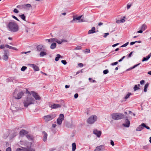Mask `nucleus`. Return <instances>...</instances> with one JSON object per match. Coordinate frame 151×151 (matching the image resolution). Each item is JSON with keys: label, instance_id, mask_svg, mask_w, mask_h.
<instances>
[{"label": "nucleus", "instance_id": "obj_51", "mask_svg": "<svg viewBox=\"0 0 151 151\" xmlns=\"http://www.w3.org/2000/svg\"><path fill=\"white\" fill-rule=\"evenodd\" d=\"M145 83V81L144 80H142L140 81V84L141 85H143V84H144Z\"/></svg>", "mask_w": 151, "mask_h": 151}, {"label": "nucleus", "instance_id": "obj_30", "mask_svg": "<svg viewBox=\"0 0 151 151\" xmlns=\"http://www.w3.org/2000/svg\"><path fill=\"white\" fill-rule=\"evenodd\" d=\"M19 16L21 17L22 20L24 21H26V17L24 14H22L21 15H20Z\"/></svg>", "mask_w": 151, "mask_h": 151}, {"label": "nucleus", "instance_id": "obj_34", "mask_svg": "<svg viewBox=\"0 0 151 151\" xmlns=\"http://www.w3.org/2000/svg\"><path fill=\"white\" fill-rule=\"evenodd\" d=\"M146 26L145 24H143L141 27V29L144 31L146 29Z\"/></svg>", "mask_w": 151, "mask_h": 151}, {"label": "nucleus", "instance_id": "obj_43", "mask_svg": "<svg viewBox=\"0 0 151 151\" xmlns=\"http://www.w3.org/2000/svg\"><path fill=\"white\" fill-rule=\"evenodd\" d=\"M109 71L108 70L106 69L103 71V73L104 74H106L109 73Z\"/></svg>", "mask_w": 151, "mask_h": 151}, {"label": "nucleus", "instance_id": "obj_50", "mask_svg": "<svg viewBox=\"0 0 151 151\" xmlns=\"http://www.w3.org/2000/svg\"><path fill=\"white\" fill-rule=\"evenodd\" d=\"M13 12L16 13H19V11L16 9H15L14 10Z\"/></svg>", "mask_w": 151, "mask_h": 151}, {"label": "nucleus", "instance_id": "obj_64", "mask_svg": "<svg viewBox=\"0 0 151 151\" xmlns=\"http://www.w3.org/2000/svg\"><path fill=\"white\" fill-rule=\"evenodd\" d=\"M119 44V43H116V44H114L113 45H112V46L113 47H114L116 46H117V45H118Z\"/></svg>", "mask_w": 151, "mask_h": 151}, {"label": "nucleus", "instance_id": "obj_19", "mask_svg": "<svg viewBox=\"0 0 151 151\" xmlns=\"http://www.w3.org/2000/svg\"><path fill=\"white\" fill-rule=\"evenodd\" d=\"M126 17L124 16L123 19H122L120 20H118L116 21V23H124L125 21Z\"/></svg>", "mask_w": 151, "mask_h": 151}, {"label": "nucleus", "instance_id": "obj_7", "mask_svg": "<svg viewBox=\"0 0 151 151\" xmlns=\"http://www.w3.org/2000/svg\"><path fill=\"white\" fill-rule=\"evenodd\" d=\"M31 93L33 97L36 100H40L41 99V98L38 94V93L34 91H31Z\"/></svg>", "mask_w": 151, "mask_h": 151}, {"label": "nucleus", "instance_id": "obj_55", "mask_svg": "<svg viewBox=\"0 0 151 151\" xmlns=\"http://www.w3.org/2000/svg\"><path fill=\"white\" fill-rule=\"evenodd\" d=\"M78 65L79 67H82L83 66V64L82 63H79L78 64Z\"/></svg>", "mask_w": 151, "mask_h": 151}, {"label": "nucleus", "instance_id": "obj_56", "mask_svg": "<svg viewBox=\"0 0 151 151\" xmlns=\"http://www.w3.org/2000/svg\"><path fill=\"white\" fill-rule=\"evenodd\" d=\"M86 51L85 52H87V53H89L90 52V51L89 49H86Z\"/></svg>", "mask_w": 151, "mask_h": 151}, {"label": "nucleus", "instance_id": "obj_6", "mask_svg": "<svg viewBox=\"0 0 151 151\" xmlns=\"http://www.w3.org/2000/svg\"><path fill=\"white\" fill-rule=\"evenodd\" d=\"M56 116V114H52L47 115L43 117V118L45 121L48 122L51 121Z\"/></svg>", "mask_w": 151, "mask_h": 151}, {"label": "nucleus", "instance_id": "obj_8", "mask_svg": "<svg viewBox=\"0 0 151 151\" xmlns=\"http://www.w3.org/2000/svg\"><path fill=\"white\" fill-rule=\"evenodd\" d=\"M64 116L63 114H60L59 117L57 119V122L58 124L60 125L61 124L63 121L64 120Z\"/></svg>", "mask_w": 151, "mask_h": 151}, {"label": "nucleus", "instance_id": "obj_47", "mask_svg": "<svg viewBox=\"0 0 151 151\" xmlns=\"http://www.w3.org/2000/svg\"><path fill=\"white\" fill-rule=\"evenodd\" d=\"M12 17L13 18L15 19L16 20H17L18 21H20L18 19V18L16 17L15 16H14V15H12Z\"/></svg>", "mask_w": 151, "mask_h": 151}, {"label": "nucleus", "instance_id": "obj_9", "mask_svg": "<svg viewBox=\"0 0 151 151\" xmlns=\"http://www.w3.org/2000/svg\"><path fill=\"white\" fill-rule=\"evenodd\" d=\"M4 54L3 56V59L4 60L6 61L8 59V55L9 54V52L8 50H4Z\"/></svg>", "mask_w": 151, "mask_h": 151}, {"label": "nucleus", "instance_id": "obj_11", "mask_svg": "<svg viewBox=\"0 0 151 151\" xmlns=\"http://www.w3.org/2000/svg\"><path fill=\"white\" fill-rule=\"evenodd\" d=\"M125 118L126 119L125 121V123L123 124L122 125L125 127H128L129 126L130 122L127 119L128 116H126Z\"/></svg>", "mask_w": 151, "mask_h": 151}, {"label": "nucleus", "instance_id": "obj_46", "mask_svg": "<svg viewBox=\"0 0 151 151\" xmlns=\"http://www.w3.org/2000/svg\"><path fill=\"white\" fill-rule=\"evenodd\" d=\"M5 45H0V49H4L5 48Z\"/></svg>", "mask_w": 151, "mask_h": 151}, {"label": "nucleus", "instance_id": "obj_48", "mask_svg": "<svg viewBox=\"0 0 151 151\" xmlns=\"http://www.w3.org/2000/svg\"><path fill=\"white\" fill-rule=\"evenodd\" d=\"M61 62L64 65H65L67 64V62L65 60H62Z\"/></svg>", "mask_w": 151, "mask_h": 151}, {"label": "nucleus", "instance_id": "obj_33", "mask_svg": "<svg viewBox=\"0 0 151 151\" xmlns=\"http://www.w3.org/2000/svg\"><path fill=\"white\" fill-rule=\"evenodd\" d=\"M62 56L59 54L57 55V57L55 58V60L56 61H58L59 58Z\"/></svg>", "mask_w": 151, "mask_h": 151}, {"label": "nucleus", "instance_id": "obj_53", "mask_svg": "<svg viewBox=\"0 0 151 151\" xmlns=\"http://www.w3.org/2000/svg\"><path fill=\"white\" fill-rule=\"evenodd\" d=\"M133 53V52H131L128 55V58H130L131 57V55Z\"/></svg>", "mask_w": 151, "mask_h": 151}, {"label": "nucleus", "instance_id": "obj_44", "mask_svg": "<svg viewBox=\"0 0 151 151\" xmlns=\"http://www.w3.org/2000/svg\"><path fill=\"white\" fill-rule=\"evenodd\" d=\"M5 47L7 48H8L9 49H12V46H10L8 45H5Z\"/></svg>", "mask_w": 151, "mask_h": 151}, {"label": "nucleus", "instance_id": "obj_21", "mask_svg": "<svg viewBox=\"0 0 151 151\" xmlns=\"http://www.w3.org/2000/svg\"><path fill=\"white\" fill-rule=\"evenodd\" d=\"M95 27H93L91 29L88 31V34H93L95 32Z\"/></svg>", "mask_w": 151, "mask_h": 151}, {"label": "nucleus", "instance_id": "obj_3", "mask_svg": "<svg viewBox=\"0 0 151 151\" xmlns=\"http://www.w3.org/2000/svg\"><path fill=\"white\" fill-rule=\"evenodd\" d=\"M24 93V92L22 91L18 92V91L16 89L13 93V96L15 99H19L22 98Z\"/></svg>", "mask_w": 151, "mask_h": 151}, {"label": "nucleus", "instance_id": "obj_41", "mask_svg": "<svg viewBox=\"0 0 151 151\" xmlns=\"http://www.w3.org/2000/svg\"><path fill=\"white\" fill-rule=\"evenodd\" d=\"M82 47L80 46H77L75 49V50H79L81 49Z\"/></svg>", "mask_w": 151, "mask_h": 151}, {"label": "nucleus", "instance_id": "obj_13", "mask_svg": "<svg viewBox=\"0 0 151 151\" xmlns=\"http://www.w3.org/2000/svg\"><path fill=\"white\" fill-rule=\"evenodd\" d=\"M94 134L96 135L98 137H99L101 134V132L100 131H98L97 129H94L93 131Z\"/></svg>", "mask_w": 151, "mask_h": 151}, {"label": "nucleus", "instance_id": "obj_20", "mask_svg": "<svg viewBox=\"0 0 151 151\" xmlns=\"http://www.w3.org/2000/svg\"><path fill=\"white\" fill-rule=\"evenodd\" d=\"M28 133V132L26 130L22 129L20 132L19 134L20 135L22 136L24 135L25 134H27Z\"/></svg>", "mask_w": 151, "mask_h": 151}, {"label": "nucleus", "instance_id": "obj_26", "mask_svg": "<svg viewBox=\"0 0 151 151\" xmlns=\"http://www.w3.org/2000/svg\"><path fill=\"white\" fill-rule=\"evenodd\" d=\"M72 151H75L76 148V146L75 143H73L72 144Z\"/></svg>", "mask_w": 151, "mask_h": 151}, {"label": "nucleus", "instance_id": "obj_29", "mask_svg": "<svg viewBox=\"0 0 151 151\" xmlns=\"http://www.w3.org/2000/svg\"><path fill=\"white\" fill-rule=\"evenodd\" d=\"M149 83H147L145 86H144V91L145 92H146L147 91V89L148 87V86H149Z\"/></svg>", "mask_w": 151, "mask_h": 151}, {"label": "nucleus", "instance_id": "obj_54", "mask_svg": "<svg viewBox=\"0 0 151 151\" xmlns=\"http://www.w3.org/2000/svg\"><path fill=\"white\" fill-rule=\"evenodd\" d=\"M109 34L108 33H106L104 34V37H106L108 35H109Z\"/></svg>", "mask_w": 151, "mask_h": 151}, {"label": "nucleus", "instance_id": "obj_16", "mask_svg": "<svg viewBox=\"0 0 151 151\" xmlns=\"http://www.w3.org/2000/svg\"><path fill=\"white\" fill-rule=\"evenodd\" d=\"M50 107L53 109H56L57 108L60 107L61 105L58 104H53L51 105V106H50Z\"/></svg>", "mask_w": 151, "mask_h": 151}, {"label": "nucleus", "instance_id": "obj_42", "mask_svg": "<svg viewBox=\"0 0 151 151\" xmlns=\"http://www.w3.org/2000/svg\"><path fill=\"white\" fill-rule=\"evenodd\" d=\"M128 44H129V42H126V43H125V44H124V45H122V46H121L120 47H126V46H127L128 45Z\"/></svg>", "mask_w": 151, "mask_h": 151}, {"label": "nucleus", "instance_id": "obj_32", "mask_svg": "<svg viewBox=\"0 0 151 151\" xmlns=\"http://www.w3.org/2000/svg\"><path fill=\"white\" fill-rule=\"evenodd\" d=\"M24 5L25 7L24 9H27V8H30L32 7L31 5L29 4Z\"/></svg>", "mask_w": 151, "mask_h": 151}, {"label": "nucleus", "instance_id": "obj_49", "mask_svg": "<svg viewBox=\"0 0 151 151\" xmlns=\"http://www.w3.org/2000/svg\"><path fill=\"white\" fill-rule=\"evenodd\" d=\"M118 63V62H116L114 63H111V65L114 66V65H117Z\"/></svg>", "mask_w": 151, "mask_h": 151}, {"label": "nucleus", "instance_id": "obj_15", "mask_svg": "<svg viewBox=\"0 0 151 151\" xmlns=\"http://www.w3.org/2000/svg\"><path fill=\"white\" fill-rule=\"evenodd\" d=\"M29 66L30 67H32L33 68L34 70L35 71H39V68L38 67L34 64H30Z\"/></svg>", "mask_w": 151, "mask_h": 151}, {"label": "nucleus", "instance_id": "obj_4", "mask_svg": "<svg viewBox=\"0 0 151 151\" xmlns=\"http://www.w3.org/2000/svg\"><path fill=\"white\" fill-rule=\"evenodd\" d=\"M112 118L114 120H117L124 118V115L120 113H114L111 115Z\"/></svg>", "mask_w": 151, "mask_h": 151}, {"label": "nucleus", "instance_id": "obj_2", "mask_svg": "<svg viewBox=\"0 0 151 151\" xmlns=\"http://www.w3.org/2000/svg\"><path fill=\"white\" fill-rule=\"evenodd\" d=\"M35 101V99L32 97H27L24 101V106L27 108L29 105L34 104Z\"/></svg>", "mask_w": 151, "mask_h": 151}, {"label": "nucleus", "instance_id": "obj_58", "mask_svg": "<svg viewBox=\"0 0 151 151\" xmlns=\"http://www.w3.org/2000/svg\"><path fill=\"white\" fill-rule=\"evenodd\" d=\"M111 145L112 146H114V141L112 140H111Z\"/></svg>", "mask_w": 151, "mask_h": 151}, {"label": "nucleus", "instance_id": "obj_31", "mask_svg": "<svg viewBox=\"0 0 151 151\" xmlns=\"http://www.w3.org/2000/svg\"><path fill=\"white\" fill-rule=\"evenodd\" d=\"M17 8L20 9H25V7L24 4L18 5L17 6Z\"/></svg>", "mask_w": 151, "mask_h": 151}, {"label": "nucleus", "instance_id": "obj_1", "mask_svg": "<svg viewBox=\"0 0 151 151\" xmlns=\"http://www.w3.org/2000/svg\"><path fill=\"white\" fill-rule=\"evenodd\" d=\"M6 26L9 30L13 32H17L19 30L18 24L14 22H9Z\"/></svg>", "mask_w": 151, "mask_h": 151}, {"label": "nucleus", "instance_id": "obj_57", "mask_svg": "<svg viewBox=\"0 0 151 151\" xmlns=\"http://www.w3.org/2000/svg\"><path fill=\"white\" fill-rule=\"evenodd\" d=\"M78 93H76L74 95V97L76 99L78 97Z\"/></svg>", "mask_w": 151, "mask_h": 151}, {"label": "nucleus", "instance_id": "obj_59", "mask_svg": "<svg viewBox=\"0 0 151 151\" xmlns=\"http://www.w3.org/2000/svg\"><path fill=\"white\" fill-rule=\"evenodd\" d=\"M6 151H11V148L10 147H8L7 148H6Z\"/></svg>", "mask_w": 151, "mask_h": 151}, {"label": "nucleus", "instance_id": "obj_18", "mask_svg": "<svg viewBox=\"0 0 151 151\" xmlns=\"http://www.w3.org/2000/svg\"><path fill=\"white\" fill-rule=\"evenodd\" d=\"M42 133L43 134V140L44 142H45L47 140V134L45 131H43L42 132Z\"/></svg>", "mask_w": 151, "mask_h": 151}, {"label": "nucleus", "instance_id": "obj_38", "mask_svg": "<svg viewBox=\"0 0 151 151\" xmlns=\"http://www.w3.org/2000/svg\"><path fill=\"white\" fill-rule=\"evenodd\" d=\"M140 88L139 87H138L137 85H135L134 88V91H137Z\"/></svg>", "mask_w": 151, "mask_h": 151}, {"label": "nucleus", "instance_id": "obj_25", "mask_svg": "<svg viewBox=\"0 0 151 151\" xmlns=\"http://www.w3.org/2000/svg\"><path fill=\"white\" fill-rule=\"evenodd\" d=\"M140 63H138L136 65H134V66H133L131 67L130 68H129L127 69V70L129 71V70H132V69H133L135 68H136L139 65H140Z\"/></svg>", "mask_w": 151, "mask_h": 151}, {"label": "nucleus", "instance_id": "obj_23", "mask_svg": "<svg viewBox=\"0 0 151 151\" xmlns=\"http://www.w3.org/2000/svg\"><path fill=\"white\" fill-rule=\"evenodd\" d=\"M56 40V39L55 38H51L50 39H46L45 40L48 41V42L52 43L55 42Z\"/></svg>", "mask_w": 151, "mask_h": 151}, {"label": "nucleus", "instance_id": "obj_5", "mask_svg": "<svg viewBox=\"0 0 151 151\" xmlns=\"http://www.w3.org/2000/svg\"><path fill=\"white\" fill-rule=\"evenodd\" d=\"M97 119V116L95 115L91 116L87 120V122L89 124H93L96 121Z\"/></svg>", "mask_w": 151, "mask_h": 151}, {"label": "nucleus", "instance_id": "obj_27", "mask_svg": "<svg viewBox=\"0 0 151 151\" xmlns=\"http://www.w3.org/2000/svg\"><path fill=\"white\" fill-rule=\"evenodd\" d=\"M56 47V44L55 43H52L50 46V48L51 49H53Z\"/></svg>", "mask_w": 151, "mask_h": 151}, {"label": "nucleus", "instance_id": "obj_22", "mask_svg": "<svg viewBox=\"0 0 151 151\" xmlns=\"http://www.w3.org/2000/svg\"><path fill=\"white\" fill-rule=\"evenodd\" d=\"M144 128L143 127L142 125V124L141 125H139L136 129V131H141Z\"/></svg>", "mask_w": 151, "mask_h": 151}, {"label": "nucleus", "instance_id": "obj_35", "mask_svg": "<svg viewBox=\"0 0 151 151\" xmlns=\"http://www.w3.org/2000/svg\"><path fill=\"white\" fill-rule=\"evenodd\" d=\"M131 95V93H128L125 96L124 99H127L130 95Z\"/></svg>", "mask_w": 151, "mask_h": 151}, {"label": "nucleus", "instance_id": "obj_62", "mask_svg": "<svg viewBox=\"0 0 151 151\" xmlns=\"http://www.w3.org/2000/svg\"><path fill=\"white\" fill-rule=\"evenodd\" d=\"M150 56H151L149 54L148 55H147L146 57V58H147V60H148L150 58Z\"/></svg>", "mask_w": 151, "mask_h": 151}, {"label": "nucleus", "instance_id": "obj_61", "mask_svg": "<svg viewBox=\"0 0 151 151\" xmlns=\"http://www.w3.org/2000/svg\"><path fill=\"white\" fill-rule=\"evenodd\" d=\"M26 93H28V94H31V92H29V91H28V89H26Z\"/></svg>", "mask_w": 151, "mask_h": 151}, {"label": "nucleus", "instance_id": "obj_14", "mask_svg": "<svg viewBox=\"0 0 151 151\" xmlns=\"http://www.w3.org/2000/svg\"><path fill=\"white\" fill-rule=\"evenodd\" d=\"M8 81L9 82H13L15 83H16L17 81L15 77H9L8 79Z\"/></svg>", "mask_w": 151, "mask_h": 151}, {"label": "nucleus", "instance_id": "obj_45", "mask_svg": "<svg viewBox=\"0 0 151 151\" xmlns=\"http://www.w3.org/2000/svg\"><path fill=\"white\" fill-rule=\"evenodd\" d=\"M55 41L58 43L59 44H61L62 43V42L61 41L57 40V39Z\"/></svg>", "mask_w": 151, "mask_h": 151}, {"label": "nucleus", "instance_id": "obj_12", "mask_svg": "<svg viewBox=\"0 0 151 151\" xmlns=\"http://www.w3.org/2000/svg\"><path fill=\"white\" fill-rule=\"evenodd\" d=\"M82 16H79L78 17H77L76 18L74 16H73V19L70 22L71 23H73L76 20H79V22H83V20L81 19Z\"/></svg>", "mask_w": 151, "mask_h": 151}, {"label": "nucleus", "instance_id": "obj_36", "mask_svg": "<svg viewBox=\"0 0 151 151\" xmlns=\"http://www.w3.org/2000/svg\"><path fill=\"white\" fill-rule=\"evenodd\" d=\"M26 151H35L34 149L31 148H26Z\"/></svg>", "mask_w": 151, "mask_h": 151}, {"label": "nucleus", "instance_id": "obj_63", "mask_svg": "<svg viewBox=\"0 0 151 151\" xmlns=\"http://www.w3.org/2000/svg\"><path fill=\"white\" fill-rule=\"evenodd\" d=\"M55 148H52L50 149L49 151H53L55 150Z\"/></svg>", "mask_w": 151, "mask_h": 151}, {"label": "nucleus", "instance_id": "obj_37", "mask_svg": "<svg viewBox=\"0 0 151 151\" xmlns=\"http://www.w3.org/2000/svg\"><path fill=\"white\" fill-rule=\"evenodd\" d=\"M16 151H26V148L22 149L19 148L17 149Z\"/></svg>", "mask_w": 151, "mask_h": 151}, {"label": "nucleus", "instance_id": "obj_24", "mask_svg": "<svg viewBox=\"0 0 151 151\" xmlns=\"http://www.w3.org/2000/svg\"><path fill=\"white\" fill-rule=\"evenodd\" d=\"M47 53L45 52L42 51L40 53V57H42L43 56L47 55Z\"/></svg>", "mask_w": 151, "mask_h": 151}, {"label": "nucleus", "instance_id": "obj_10", "mask_svg": "<svg viewBox=\"0 0 151 151\" xmlns=\"http://www.w3.org/2000/svg\"><path fill=\"white\" fill-rule=\"evenodd\" d=\"M37 50L38 52L44 51L45 50L44 46L42 45H38L36 47Z\"/></svg>", "mask_w": 151, "mask_h": 151}, {"label": "nucleus", "instance_id": "obj_60", "mask_svg": "<svg viewBox=\"0 0 151 151\" xmlns=\"http://www.w3.org/2000/svg\"><path fill=\"white\" fill-rule=\"evenodd\" d=\"M131 6V4H128L127 5V9H129V8Z\"/></svg>", "mask_w": 151, "mask_h": 151}, {"label": "nucleus", "instance_id": "obj_39", "mask_svg": "<svg viewBox=\"0 0 151 151\" xmlns=\"http://www.w3.org/2000/svg\"><path fill=\"white\" fill-rule=\"evenodd\" d=\"M142 125L143 127L147 129H150V128L149 127L146 126L145 125V124L144 123H142Z\"/></svg>", "mask_w": 151, "mask_h": 151}, {"label": "nucleus", "instance_id": "obj_40", "mask_svg": "<svg viewBox=\"0 0 151 151\" xmlns=\"http://www.w3.org/2000/svg\"><path fill=\"white\" fill-rule=\"evenodd\" d=\"M27 68V67L25 66H23L21 68V71H24Z\"/></svg>", "mask_w": 151, "mask_h": 151}, {"label": "nucleus", "instance_id": "obj_28", "mask_svg": "<svg viewBox=\"0 0 151 151\" xmlns=\"http://www.w3.org/2000/svg\"><path fill=\"white\" fill-rule=\"evenodd\" d=\"M26 137L27 139L29 140H32L33 139V137L30 134H27V135H26Z\"/></svg>", "mask_w": 151, "mask_h": 151}, {"label": "nucleus", "instance_id": "obj_52", "mask_svg": "<svg viewBox=\"0 0 151 151\" xmlns=\"http://www.w3.org/2000/svg\"><path fill=\"white\" fill-rule=\"evenodd\" d=\"M147 60H147L146 57H144L142 60V62H144L145 61H147Z\"/></svg>", "mask_w": 151, "mask_h": 151}, {"label": "nucleus", "instance_id": "obj_17", "mask_svg": "<svg viewBox=\"0 0 151 151\" xmlns=\"http://www.w3.org/2000/svg\"><path fill=\"white\" fill-rule=\"evenodd\" d=\"M103 147V145L97 146L96 147V148L94 151H103L104 150Z\"/></svg>", "mask_w": 151, "mask_h": 151}]
</instances>
